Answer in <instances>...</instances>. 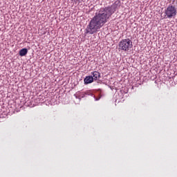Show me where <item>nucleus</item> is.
I'll list each match as a JSON object with an SVG mask.
<instances>
[{
    "label": "nucleus",
    "instance_id": "nucleus-1",
    "mask_svg": "<svg viewBox=\"0 0 177 177\" xmlns=\"http://www.w3.org/2000/svg\"><path fill=\"white\" fill-rule=\"evenodd\" d=\"M120 1H116L110 6L101 8L97 10L95 16L91 19L85 29V34H90L91 35L96 34L100 31V28L109 21V19L114 13L118 7H120Z\"/></svg>",
    "mask_w": 177,
    "mask_h": 177
},
{
    "label": "nucleus",
    "instance_id": "nucleus-5",
    "mask_svg": "<svg viewBox=\"0 0 177 177\" xmlns=\"http://www.w3.org/2000/svg\"><path fill=\"white\" fill-rule=\"evenodd\" d=\"M93 81H94L93 76H92V75L86 76L84 79V85H88V84H92V82H93Z\"/></svg>",
    "mask_w": 177,
    "mask_h": 177
},
{
    "label": "nucleus",
    "instance_id": "nucleus-7",
    "mask_svg": "<svg viewBox=\"0 0 177 177\" xmlns=\"http://www.w3.org/2000/svg\"><path fill=\"white\" fill-rule=\"evenodd\" d=\"M85 95H87L88 96H93L95 102H97V100H100V97L98 98H95V95L91 92V91H87L85 92Z\"/></svg>",
    "mask_w": 177,
    "mask_h": 177
},
{
    "label": "nucleus",
    "instance_id": "nucleus-9",
    "mask_svg": "<svg viewBox=\"0 0 177 177\" xmlns=\"http://www.w3.org/2000/svg\"><path fill=\"white\" fill-rule=\"evenodd\" d=\"M85 95L86 94H85V92H84V93H82L80 96V97H85Z\"/></svg>",
    "mask_w": 177,
    "mask_h": 177
},
{
    "label": "nucleus",
    "instance_id": "nucleus-6",
    "mask_svg": "<svg viewBox=\"0 0 177 177\" xmlns=\"http://www.w3.org/2000/svg\"><path fill=\"white\" fill-rule=\"evenodd\" d=\"M27 53H28V50L27 48H22L19 52V56H21V57L26 56Z\"/></svg>",
    "mask_w": 177,
    "mask_h": 177
},
{
    "label": "nucleus",
    "instance_id": "nucleus-4",
    "mask_svg": "<svg viewBox=\"0 0 177 177\" xmlns=\"http://www.w3.org/2000/svg\"><path fill=\"white\" fill-rule=\"evenodd\" d=\"M91 74L93 75L92 77H93V79L94 80V81H99V80H100V78H102L100 72L95 71L91 72Z\"/></svg>",
    "mask_w": 177,
    "mask_h": 177
},
{
    "label": "nucleus",
    "instance_id": "nucleus-8",
    "mask_svg": "<svg viewBox=\"0 0 177 177\" xmlns=\"http://www.w3.org/2000/svg\"><path fill=\"white\" fill-rule=\"evenodd\" d=\"M71 2H73V3H75V5H80L82 2L84 1V0H71Z\"/></svg>",
    "mask_w": 177,
    "mask_h": 177
},
{
    "label": "nucleus",
    "instance_id": "nucleus-10",
    "mask_svg": "<svg viewBox=\"0 0 177 177\" xmlns=\"http://www.w3.org/2000/svg\"><path fill=\"white\" fill-rule=\"evenodd\" d=\"M176 3V6H177V0H174L172 5H174Z\"/></svg>",
    "mask_w": 177,
    "mask_h": 177
},
{
    "label": "nucleus",
    "instance_id": "nucleus-2",
    "mask_svg": "<svg viewBox=\"0 0 177 177\" xmlns=\"http://www.w3.org/2000/svg\"><path fill=\"white\" fill-rule=\"evenodd\" d=\"M177 15V7L170 4L165 10V19H175Z\"/></svg>",
    "mask_w": 177,
    "mask_h": 177
},
{
    "label": "nucleus",
    "instance_id": "nucleus-3",
    "mask_svg": "<svg viewBox=\"0 0 177 177\" xmlns=\"http://www.w3.org/2000/svg\"><path fill=\"white\" fill-rule=\"evenodd\" d=\"M133 46L132 41L129 39H124L119 42V49L123 52H128Z\"/></svg>",
    "mask_w": 177,
    "mask_h": 177
}]
</instances>
